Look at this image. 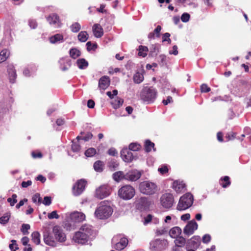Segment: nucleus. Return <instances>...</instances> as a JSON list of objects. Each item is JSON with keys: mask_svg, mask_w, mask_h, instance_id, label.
I'll list each match as a JSON object with an SVG mask.
<instances>
[{"mask_svg": "<svg viewBox=\"0 0 251 251\" xmlns=\"http://www.w3.org/2000/svg\"><path fill=\"white\" fill-rule=\"evenodd\" d=\"M10 218V214L6 213L3 216L0 217V223L2 225L6 224L9 221Z\"/></svg>", "mask_w": 251, "mask_h": 251, "instance_id": "46", "label": "nucleus"}, {"mask_svg": "<svg viewBox=\"0 0 251 251\" xmlns=\"http://www.w3.org/2000/svg\"><path fill=\"white\" fill-rule=\"evenodd\" d=\"M47 21L50 24H57L59 23V17L55 14H50L48 18Z\"/></svg>", "mask_w": 251, "mask_h": 251, "instance_id": "29", "label": "nucleus"}, {"mask_svg": "<svg viewBox=\"0 0 251 251\" xmlns=\"http://www.w3.org/2000/svg\"><path fill=\"white\" fill-rule=\"evenodd\" d=\"M9 248L11 251H16L18 249L15 240H12L11 241V244L9 245Z\"/></svg>", "mask_w": 251, "mask_h": 251, "instance_id": "55", "label": "nucleus"}, {"mask_svg": "<svg viewBox=\"0 0 251 251\" xmlns=\"http://www.w3.org/2000/svg\"><path fill=\"white\" fill-rule=\"evenodd\" d=\"M141 173L137 170H132L125 174V179L135 181L141 177Z\"/></svg>", "mask_w": 251, "mask_h": 251, "instance_id": "16", "label": "nucleus"}, {"mask_svg": "<svg viewBox=\"0 0 251 251\" xmlns=\"http://www.w3.org/2000/svg\"><path fill=\"white\" fill-rule=\"evenodd\" d=\"M236 136V133L235 132H230L226 136V138L227 139L228 141L233 140L237 138Z\"/></svg>", "mask_w": 251, "mask_h": 251, "instance_id": "54", "label": "nucleus"}, {"mask_svg": "<svg viewBox=\"0 0 251 251\" xmlns=\"http://www.w3.org/2000/svg\"><path fill=\"white\" fill-rule=\"evenodd\" d=\"M12 41L11 32H6L4 35V38L0 42V47L2 46H8Z\"/></svg>", "mask_w": 251, "mask_h": 251, "instance_id": "24", "label": "nucleus"}, {"mask_svg": "<svg viewBox=\"0 0 251 251\" xmlns=\"http://www.w3.org/2000/svg\"><path fill=\"white\" fill-rule=\"evenodd\" d=\"M113 213V209L110 205L106 204L105 201H101L96 209L95 214L100 219H105L109 217Z\"/></svg>", "mask_w": 251, "mask_h": 251, "instance_id": "3", "label": "nucleus"}, {"mask_svg": "<svg viewBox=\"0 0 251 251\" xmlns=\"http://www.w3.org/2000/svg\"><path fill=\"white\" fill-rule=\"evenodd\" d=\"M110 194V189L107 185H102L96 191V196L100 199H103Z\"/></svg>", "mask_w": 251, "mask_h": 251, "instance_id": "14", "label": "nucleus"}, {"mask_svg": "<svg viewBox=\"0 0 251 251\" xmlns=\"http://www.w3.org/2000/svg\"><path fill=\"white\" fill-rule=\"evenodd\" d=\"M76 64L80 69H85L88 66V62L84 58L78 59L76 61Z\"/></svg>", "mask_w": 251, "mask_h": 251, "instance_id": "32", "label": "nucleus"}, {"mask_svg": "<svg viewBox=\"0 0 251 251\" xmlns=\"http://www.w3.org/2000/svg\"><path fill=\"white\" fill-rule=\"evenodd\" d=\"M169 53L170 54H173L175 55H176L178 54V50H177V47L176 45H174L172 50H169Z\"/></svg>", "mask_w": 251, "mask_h": 251, "instance_id": "64", "label": "nucleus"}, {"mask_svg": "<svg viewBox=\"0 0 251 251\" xmlns=\"http://www.w3.org/2000/svg\"><path fill=\"white\" fill-rule=\"evenodd\" d=\"M210 88L207 84L203 83L201 86V93H207L210 91Z\"/></svg>", "mask_w": 251, "mask_h": 251, "instance_id": "53", "label": "nucleus"}, {"mask_svg": "<svg viewBox=\"0 0 251 251\" xmlns=\"http://www.w3.org/2000/svg\"><path fill=\"white\" fill-rule=\"evenodd\" d=\"M138 55L143 57H145L147 55V52L149 51L148 48L146 46L140 45L138 47Z\"/></svg>", "mask_w": 251, "mask_h": 251, "instance_id": "31", "label": "nucleus"}, {"mask_svg": "<svg viewBox=\"0 0 251 251\" xmlns=\"http://www.w3.org/2000/svg\"><path fill=\"white\" fill-rule=\"evenodd\" d=\"M80 146L78 144L72 142V150L74 152H78L80 151Z\"/></svg>", "mask_w": 251, "mask_h": 251, "instance_id": "52", "label": "nucleus"}, {"mask_svg": "<svg viewBox=\"0 0 251 251\" xmlns=\"http://www.w3.org/2000/svg\"><path fill=\"white\" fill-rule=\"evenodd\" d=\"M194 201L193 195L190 193H187L181 196L177 205V209L179 211L185 210L191 207Z\"/></svg>", "mask_w": 251, "mask_h": 251, "instance_id": "5", "label": "nucleus"}, {"mask_svg": "<svg viewBox=\"0 0 251 251\" xmlns=\"http://www.w3.org/2000/svg\"><path fill=\"white\" fill-rule=\"evenodd\" d=\"M32 241L36 245L40 243V234L38 231H34L31 234Z\"/></svg>", "mask_w": 251, "mask_h": 251, "instance_id": "39", "label": "nucleus"}, {"mask_svg": "<svg viewBox=\"0 0 251 251\" xmlns=\"http://www.w3.org/2000/svg\"><path fill=\"white\" fill-rule=\"evenodd\" d=\"M7 72L8 73L9 82L11 83H15L17 75L13 64H10L7 66Z\"/></svg>", "mask_w": 251, "mask_h": 251, "instance_id": "19", "label": "nucleus"}, {"mask_svg": "<svg viewBox=\"0 0 251 251\" xmlns=\"http://www.w3.org/2000/svg\"><path fill=\"white\" fill-rule=\"evenodd\" d=\"M121 156L123 160L126 162H131L134 158L133 153L127 148L123 149L121 151Z\"/></svg>", "mask_w": 251, "mask_h": 251, "instance_id": "17", "label": "nucleus"}, {"mask_svg": "<svg viewBox=\"0 0 251 251\" xmlns=\"http://www.w3.org/2000/svg\"><path fill=\"white\" fill-rule=\"evenodd\" d=\"M144 80V76L142 73L136 72L133 76V81L135 83L139 84Z\"/></svg>", "mask_w": 251, "mask_h": 251, "instance_id": "35", "label": "nucleus"}, {"mask_svg": "<svg viewBox=\"0 0 251 251\" xmlns=\"http://www.w3.org/2000/svg\"><path fill=\"white\" fill-rule=\"evenodd\" d=\"M160 202L164 208L168 209L172 207L174 203L173 195L169 193L163 194L160 198Z\"/></svg>", "mask_w": 251, "mask_h": 251, "instance_id": "8", "label": "nucleus"}, {"mask_svg": "<svg viewBox=\"0 0 251 251\" xmlns=\"http://www.w3.org/2000/svg\"><path fill=\"white\" fill-rule=\"evenodd\" d=\"M17 195L16 194H13L12 198H9L7 199V201L10 203L11 206H13L17 202Z\"/></svg>", "mask_w": 251, "mask_h": 251, "instance_id": "47", "label": "nucleus"}, {"mask_svg": "<svg viewBox=\"0 0 251 251\" xmlns=\"http://www.w3.org/2000/svg\"><path fill=\"white\" fill-rule=\"evenodd\" d=\"M110 80L109 76L104 75L102 76L99 81V87L103 90L106 89L110 84Z\"/></svg>", "mask_w": 251, "mask_h": 251, "instance_id": "21", "label": "nucleus"}, {"mask_svg": "<svg viewBox=\"0 0 251 251\" xmlns=\"http://www.w3.org/2000/svg\"><path fill=\"white\" fill-rule=\"evenodd\" d=\"M86 182L84 179H80L73 187V194L75 196L80 195L84 190Z\"/></svg>", "mask_w": 251, "mask_h": 251, "instance_id": "13", "label": "nucleus"}, {"mask_svg": "<svg viewBox=\"0 0 251 251\" xmlns=\"http://www.w3.org/2000/svg\"><path fill=\"white\" fill-rule=\"evenodd\" d=\"M168 246V242L165 239H156L150 242V249L151 251H162Z\"/></svg>", "mask_w": 251, "mask_h": 251, "instance_id": "7", "label": "nucleus"}, {"mask_svg": "<svg viewBox=\"0 0 251 251\" xmlns=\"http://www.w3.org/2000/svg\"><path fill=\"white\" fill-rule=\"evenodd\" d=\"M170 34L168 32H166L163 35L162 37V41H168L169 43L171 42V40L170 39Z\"/></svg>", "mask_w": 251, "mask_h": 251, "instance_id": "62", "label": "nucleus"}, {"mask_svg": "<svg viewBox=\"0 0 251 251\" xmlns=\"http://www.w3.org/2000/svg\"><path fill=\"white\" fill-rule=\"evenodd\" d=\"M175 244L177 247H183L184 246L186 240L182 236L177 237L175 241Z\"/></svg>", "mask_w": 251, "mask_h": 251, "instance_id": "38", "label": "nucleus"}, {"mask_svg": "<svg viewBox=\"0 0 251 251\" xmlns=\"http://www.w3.org/2000/svg\"><path fill=\"white\" fill-rule=\"evenodd\" d=\"M112 177L115 181L119 182L123 179H125V174L122 171H118L113 174Z\"/></svg>", "mask_w": 251, "mask_h": 251, "instance_id": "30", "label": "nucleus"}, {"mask_svg": "<svg viewBox=\"0 0 251 251\" xmlns=\"http://www.w3.org/2000/svg\"><path fill=\"white\" fill-rule=\"evenodd\" d=\"M135 205L137 209L140 210H145L149 208L151 201L145 197H141L137 198L135 201Z\"/></svg>", "mask_w": 251, "mask_h": 251, "instance_id": "11", "label": "nucleus"}, {"mask_svg": "<svg viewBox=\"0 0 251 251\" xmlns=\"http://www.w3.org/2000/svg\"><path fill=\"white\" fill-rule=\"evenodd\" d=\"M198 227L197 222L194 220H192L186 225L184 228L183 232L186 235H191L194 233L195 230L198 229Z\"/></svg>", "mask_w": 251, "mask_h": 251, "instance_id": "15", "label": "nucleus"}, {"mask_svg": "<svg viewBox=\"0 0 251 251\" xmlns=\"http://www.w3.org/2000/svg\"><path fill=\"white\" fill-rule=\"evenodd\" d=\"M43 203L46 206L50 205L51 203V199L50 197L46 196L44 198Z\"/></svg>", "mask_w": 251, "mask_h": 251, "instance_id": "57", "label": "nucleus"}, {"mask_svg": "<svg viewBox=\"0 0 251 251\" xmlns=\"http://www.w3.org/2000/svg\"><path fill=\"white\" fill-rule=\"evenodd\" d=\"M37 70V67L34 64L28 65L23 71V74L26 77L32 75Z\"/></svg>", "mask_w": 251, "mask_h": 251, "instance_id": "23", "label": "nucleus"}, {"mask_svg": "<svg viewBox=\"0 0 251 251\" xmlns=\"http://www.w3.org/2000/svg\"><path fill=\"white\" fill-rule=\"evenodd\" d=\"M220 185L224 188H226L231 184L230 177L228 176L221 177L219 179Z\"/></svg>", "mask_w": 251, "mask_h": 251, "instance_id": "25", "label": "nucleus"}, {"mask_svg": "<svg viewBox=\"0 0 251 251\" xmlns=\"http://www.w3.org/2000/svg\"><path fill=\"white\" fill-rule=\"evenodd\" d=\"M119 197L124 200H129L135 195L134 188L130 185H125L121 187L118 192Z\"/></svg>", "mask_w": 251, "mask_h": 251, "instance_id": "6", "label": "nucleus"}, {"mask_svg": "<svg viewBox=\"0 0 251 251\" xmlns=\"http://www.w3.org/2000/svg\"><path fill=\"white\" fill-rule=\"evenodd\" d=\"M93 137V134L91 132H87L84 136H78L77 137V139L79 140H83L85 141H88L90 139H91Z\"/></svg>", "mask_w": 251, "mask_h": 251, "instance_id": "44", "label": "nucleus"}, {"mask_svg": "<svg viewBox=\"0 0 251 251\" xmlns=\"http://www.w3.org/2000/svg\"><path fill=\"white\" fill-rule=\"evenodd\" d=\"M145 149L147 152H150L151 151V149H153L154 151H156V149L154 148V144L150 140H146L145 143Z\"/></svg>", "mask_w": 251, "mask_h": 251, "instance_id": "34", "label": "nucleus"}, {"mask_svg": "<svg viewBox=\"0 0 251 251\" xmlns=\"http://www.w3.org/2000/svg\"><path fill=\"white\" fill-rule=\"evenodd\" d=\"M49 40L52 44L60 43L63 41V37L61 34L58 33L50 37Z\"/></svg>", "mask_w": 251, "mask_h": 251, "instance_id": "26", "label": "nucleus"}, {"mask_svg": "<svg viewBox=\"0 0 251 251\" xmlns=\"http://www.w3.org/2000/svg\"><path fill=\"white\" fill-rule=\"evenodd\" d=\"M69 53L70 56L74 59L78 57L81 54L80 51L76 48L71 49L69 51Z\"/></svg>", "mask_w": 251, "mask_h": 251, "instance_id": "36", "label": "nucleus"}, {"mask_svg": "<svg viewBox=\"0 0 251 251\" xmlns=\"http://www.w3.org/2000/svg\"><path fill=\"white\" fill-rule=\"evenodd\" d=\"M0 106L1 107V109L0 110V114H6L9 111L10 105L9 104L6 103V104H4L1 102L0 104Z\"/></svg>", "mask_w": 251, "mask_h": 251, "instance_id": "42", "label": "nucleus"}, {"mask_svg": "<svg viewBox=\"0 0 251 251\" xmlns=\"http://www.w3.org/2000/svg\"><path fill=\"white\" fill-rule=\"evenodd\" d=\"M158 49L156 45H152L150 48V54L151 55H156L158 52Z\"/></svg>", "mask_w": 251, "mask_h": 251, "instance_id": "59", "label": "nucleus"}, {"mask_svg": "<svg viewBox=\"0 0 251 251\" xmlns=\"http://www.w3.org/2000/svg\"><path fill=\"white\" fill-rule=\"evenodd\" d=\"M52 233L57 243H63L66 240V235L62 228L59 226H55L52 228Z\"/></svg>", "mask_w": 251, "mask_h": 251, "instance_id": "9", "label": "nucleus"}, {"mask_svg": "<svg viewBox=\"0 0 251 251\" xmlns=\"http://www.w3.org/2000/svg\"><path fill=\"white\" fill-rule=\"evenodd\" d=\"M119 236L114 237L112 240V243L113 244H114L118 240V238ZM120 237V241L115 244L114 245V248L116 250L121 251L124 249L128 244V241L126 237Z\"/></svg>", "mask_w": 251, "mask_h": 251, "instance_id": "12", "label": "nucleus"}, {"mask_svg": "<svg viewBox=\"0 0 251 251\" xmlns=\"http://www.w3.org/2000/svg\"><path fill=\"white\" fill-rule=\"evenodd\" d=\"M43 238L45 243L50 246L52 247H56L58 244L57 243L54 236L52 232L48 229H45L43 232Z\"/></svg>", "mask_w": 251, "mask_h": 251, "instance_id": "10", "label": "nucleus"}, {"mask_svg": "<svg viewBox=\"0 0 251 251\" xmlns=\"http://www.w3.org/2000/svg\"><path fill=\"white\" fill-rule=\"evenodd\" d=\"M59 68L62 71H67L71 66V59L68 57H62L58 61Z\"/></svg>", "mask_w": 251, "mask_h": 251, "instance_id": "18", "label": "nucleus"}, {"mask_svg": "<svg viewBox=\"0 0 251 251\" xmlns=\"http://www.w3.org/2000/svg\"><path fill=\"white\" fill-rule=\"evenodd\" d=\"M30 227L29 225L24 224L22 226L21 231L24 235L28 234V230L30 229Z\"/></svg>", "mask_w": 251, "mask_h": 251, "instance_id": "49", "label": "nucleus"}, {"mask_svg": "<svg viewBox=\"0 0 251 251\" xmlns=\"http://www.w3.org/2000/svg\"><path fill=\"white\" fill-rule=\"evenodd\" d=\"M157 91L153 87H144L140 94L141 100L147 104L154 102L157 96Z\"/></svg>", "mask_w": 251, "mask_h": 251, "instance_id": "2", "label": "nucleus"}, {"mask_svg": "<svg viewBox=\"0 0 251 251\" xmlns=\"http://www.w3.org/2000/svg\"><path fill=\"white\" fill-rule=\"evenodd\" d=\"M32 200L34 203L38 202L39 204H40L42 202V198L39 193H36L34 195L32 198Z\"/></svg>", "mask_w": 251, "mask_h": 251, "instance_id": "48", "label": "nucleus"}, {"mask_svg": "<svg viewBox=\"0 0 251 251\" xmlns=\"http://www.w3.org/2000/svg\"><path fill=\"white\" fill-rule=\"evenodd\" d=\"M108 153L110 155L114 156L118 154V152L115 149L111 148L108 150Z\"/></svg>", "mask_w": 251, "mask_h": 251, "instance_id": "63", "label": "nucleus"}, {"mask_svg": "<svg viewBox=\"0 0 251 251\" xmlns=\"http://www.w3.org/2000/svg\"><path fill=\"white\" fill-rule=\"evenodd\" d=\"M124 100L122 99L117 98V99L113 100L111 103L113 107L116 109L119 108L123 104Z\"/></svg>", "mask_w": 251, "mask_h": 251, "instance_id": "33", "label": "nucleus"}, {"mask_svg": "<svg viewBox=\"0 0 251 251\" xmlns=\"http://www.w3.org/2000/svg\"><path fill=\"white\" fill-rule=\"evenodd\" d=\"M119 166V163L116 160H111L109 162L108 167L111 171L116 170Z\"/></svg>", "mask_w": 251, "mask_h": 251, "instance_id": "41", "label": "nucleus"}, {"mask_svg": "<svg viewBox=\"0 0 251 251\" xmlns=\"http://www.w3.org/2000/svg\"><path fill=\"white\" fill-rule=\"evenodd\" d=\"M141 148V146L137 143H132L129 145L128 149L132 151H138Z\"/></svg>", "mask_w": 251, "mask_h": 251, "instance_id": "45", "label": "nucleus"}, {"mask_svg": "<svg viewBox=\"0 0 251 251\" xmlns=\"http://www.w3.org/2000/svg\"><path fill=\"white\" fill-rule=\"evenodd\" d=\"M71 220L75 223H80L85 219V215L82 212L75 211L70 215Z\"/></svg>", "mask_w": 251, "mask_h": 251, "instance_id": "20", "label": "nucleus"}, {"mask_svg": "<svg viewBox=\"0 0 251 251\" xmlns=\"http://www.w3.org/2000/svg\"><path fill=\"white\" fill-rule=\"evenodd\" d=\"M10 55V51L7 49L1 50L0 52V63L4 62L8 58Z\"/></svg>", "mask_w": 251, "mask_h": 251, "instance_id": "27", "label": "nucleus"}, {"mask_svg": "<svg viewBox=\"0 0 251 251\" xmlns=\"http://www.w3.org/2000/svg\"><path fill=\"white\" fill-rule=\"evenodd\" d=\"M185 184L183 181L176 180L173 183V188L177 193H180L185 190Z\"/></svg>", "mask_w": 251, "mask_h": 251, "instance_id": "22", "label": "nucleus"}, {"mask_svg": "<svg viewBox=\"0 0 251 251\" xmlns=\"http://www.w3.org/2000/svg\"><path fill=\"white\" fill-rule=\"evenodd\" d=\"M77 37L79 41L82 42H85L88 38V35L87 32H79Z\"/></svg>", "mask_w": 251, "mask_h": 251, "instance_id": "43", "label": "nucleus"}, {"mask_svg": "<svg viewBox=\"0 0 251 251\" xmlns=\"http://www.w3.org/2000/svg\"><path fill=\"white\" fill-rule=\"evenodd\" d=\"M103 162L100 160L97 161L94 164V170L98 172H101L103 171Z\"/></svg>", "mask_w": 251, "mask_h": 251, "instance_id": "37", "label": "nucleus"}, {"mask_svg": "<svg viewBox=\"0 0 251 251\" xmlns=\"http://www.w3.org/2000/svg\"><path fill=\"white\" fill-rule=\"evenodd\" d=\"M190 17V16L188 13H184L182 15L181 17V19L182 21L183 22H187L189 21Z\"/></svg>", "mask_w": 251, "mask_h": 251, "instance_id": "60", "label": "nucleus"}, {"mask_svg": "<svg viewBox=\"0 0 251 251\" xmlns=\"http://www.w3.org/2000/svg\"><path fill=\"white\" fill-rule=\"evenodd\" d=\"M153 216L151 214H148L146 217H144L143 223L145 225L148 224L152 220Z\"/></svg>", "mask_w": 251, "mask_h": 251, "instance_id": "58", "label": "nucleus"}, {"mask_svg": "<svg viewBox=\"0 0 251 251\" xmlns=\"http://www.w3.org/2000/svg\"><path fill=\"white\" fill-rule=\"evenodd\" d=\"M48 217L49 219H58L59 216L57 214L56 211H53L48 215Z\"/></svg>", "mask_w": 251, "mask_h": 251, "instance_id": "51", "label": "nucleus"}, {"mask_svg": "<svg viewBox=\"0 0 251 251\" xmlns=\"http://www.w3.org/2000/svg\"><path fill=\"white\" fill-rule=\"evenodd\" d=\"M81 29V26L78 23L73 24L71 26L72 31H78Z\"/></svg>", "mask_w": 251, "mask_h": 251, "instance_id": "50", "label": "nucleus"}, {"mask_svg": "<svg viewBox=\"0 0 251 251\" xmlns=\"http://www.w3.org/2000/svg\"><path fill=\"white\" fill-rule=\"evenodd\" d=\"M96 235V232L92 226L88 224H84L81 226L79 231L74 234L73 240L78 244H88Z\"/></svg>", "mask_w": 251, "mask_h": 251, "instance_id": "1", "label": "nucleus"}, {"mask_svg": "<svg viewBox=\"0 0 251 251\" xmlns=\"http://www.w3.org/2000/svg\"><path fill=\"white\" fill-rule=\"evenodd\" d=\"M181 232V229L178 226L173 227L170 230L169 234L172 238L177 237Z\"/></svg>", "mask_w": 251, "mask_h": 251, "instance_id": "28", "label": "nucleus"}, {"mask_svg": "<svg viewBox=\"0 0 251 251\" xmlns=\"http://www.w3.org/2000/svg\"><path fill=\"white\" fill-rule=\"evenodd\" d=\"M97 153L96 150L94 148L88 149L85 152V155L87 157H91L94 156Z\"/></svg>", "mask_w": 251, "mask_h": 251, "instance_id": "40", "label": "nucleus"}, {"mask_svg": "<svg viewBox=\"0 0 251 251\" xmlns=\"http://www.w3.org/2000/svg\"><path fill=\"white\" fill-rule=\"evenodd\" d=\"M140 192L144 195H151L157 190V185L151 181L147 180L141 182L139 185Z\"/></svg>", "mask_w": 251, "mask_h": 251, "instance_id": "4", "label": "nucleus"}, {"mask_svg": "<svg viewBox=\"0 0 251 251\" xmlns=\"http://www.w3.org/2000/svg\"><path fill=\"white\" fill-rule=\"evenodd\" d=\"M158 172L162 175L165 174L168 171V169L166 166H162L158 169Z\"/></svg>", "mask_w": 251, "mask_h": 251, "instance_id": "61", "label": "nucleus"}, {"mask_svg": "<svg viewBox=\"0 0 251 251\" xmlns=\"http://www.w3.org/2000/svg\"><path fill=\"white\" fill-rule=\"evenodd\" d=\"M211 236L208 234L204 235L202 238V241L203 243L207 244L211 241Z\"/></svg>", "mask_w": 251, "mask_h": 251, "instance_id": "56", "label": "nucleus"}]
</instances>
